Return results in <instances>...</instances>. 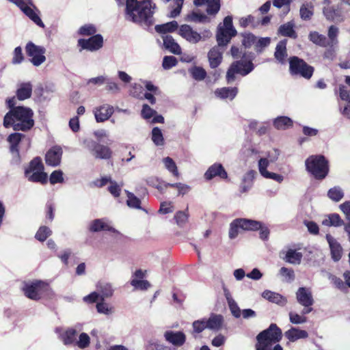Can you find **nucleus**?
Returning a JSON list of instances; mask_svg holds the SVG:
<instances>
[{"instance_id": "c03bdc74", "label": "nucleus", "mask_w": 350, "mask_h": 350, "mask_svg": "<svg viewBox=\"0 0 350 350\" xmlns=\"http://www.w3.org/2000/svg\"><path fill=\"white\" fill-rule=\"evenodd\" d=\"M327 196L332 200L338 202L343 198L344 193L340 187H334L328 191Z\"/></svg>"}, {"instance_id": "774afa93", "label": "nucleus", "mask_w": 350, "mask_h": 350, "mask_svg": "<svg viewBox=\"0 0 350 350\" xmlns=\"http://www.w3.org/2000/svg\"><path fill=\"white\" fill-rule=\"evenodd\" d=\"M174 218L176 219V224L178 226H182L187 223L188 219V215L184 211H178L175 215Z\"/></svg>"}, {"instance_id": "5fc2aeb1", "label": "nucleus", "mask_w": 350, "mask_h": 350, "mask_svg": "<svg viewBox=\"0 0 350 350\" xmlns=\"http://www.w3.org/2000/svg\"><path fill=\"white\" fill-rule=\"evenodd\" d=\"M289 321L291 323L299 325L305 323L307 321V318L303 314H299L294 312H290L289 314Z\"/></svg>"}, {"instance_id": "a18cd8bd", "label": "nucleus", "mask_w": 350, "mask_h": 350, "mask_svg": "<svg viewBox=\"0 0 350 350\" xmlns=\"http://www.w3.org/2000/svg\"><path fill=\"white\" fill-rule=\"evenodd\" d=\"M189 72L192 77L197 81H202L206 76L205 70L200 66H194L190 69Z\"/></svg>"}, {"instance_id": "7c9ffc66", "label": "nucleus", "mask_w": 350, "mask_h": 350, "mask_svg": "<svg viewBox=\"0 0 350 350\" xmlns=\"http://www.w3.org/2000/svg\"><path fill=\"white\" fill-rule=\"evenodd\" d=\"M238 90L237 88H217L215 91V95L219 98H229L232 100L237 94Z\"/></svg>"}, {"instance_id": "338daca9", "label": "nucleus", "mask_w": 350, "mask_h": 350, "mask_svg": "<svg viewBox=\"0 0 350 350\" xmlns=\"http://www.w3.org/2000/svg\"><path fill=\"white\" fill-rule=\"evenodd\" d=\"M270 38L268 37L260 38L256 41L255 48L257 51H261L265 47L270 44Z\"/></svg>"}, {"instance_id": "c9c22d12", "label": "nucleus", "mask_w": 350, "mask_h": 350, "mask_svg": "<svg viewBox=\"0 0 350 350\" xmlns=\"http://www.w3.org/2000/svg\"><path fill=\"white\" fill-rule=\"evenodd\" d=\"M273 125L278 130H285L293 126V121L287 116H280L274 119Z\"/></svg>"}, {"instance_id": "f03ea898", "label": "nucleus", "mask_w": 350, "mask_h": 350, "mask_svg": "<svg viewBox=\"0 0 350 350\" xmlns=\"http://www.w3.org/2000/svg\"><path fill=\"white\" fill-rule=\"evenodd\" d=\"M156 6L150 0L138 2L137 0H126L125 18L127 21L148 27L154 22L153 13Z\"/></svg>"}, {"instance_id": "ddd939ff", "label": "nucleus", "mask_w": 350, "mask_h": 350, "mask_svg": "<svg viewBox=\"0 0 350 350\" xmlns=\"http://www.w3.org/2000/svg\"><path fill=\"white\" fill-rule=\"evenodd\" d=\"M296 299L297 302L304 307L302 310L303 314H307L312 310L311 306L314 304V299L310 288L306 287L299 288L296 292Z\"/></svg>"}, {"instance_id": "4468645a", "label": "nucleus", "mask_w": 350, "mask_h": 350, "mask_svg": "<svg viewBox=\"0 0 350 350\" xmlns=\"http://www.w3.org/2000/svg\"><path fill=\"white\" fill-rule=\"evenodd\" d=\"M26 51L27 55L31 57V62L34 66H40L45 62L44 53L46 49L44 47L29 42L26 46Z\"/></svg>"}, {"instance_id": "052dcab7", "label": "nucleus", "mask_w": 350, "mask_h": 350, "mask_svg": "<svg viewBox=\"0 0 350 350\" xmlns=\"http://www.w3.org/2000/svg\"><path fill=\"white\" fill-rule=\"evenodd\" d=\"M271 163L269 161L268 158H260L258 160V166L260 174L264 177L269 172L267 170V167Z\"/></svg>"}, {"instance_id": "a878e982", "label": "nucleus", "mask_w": 350, "mask_h": 350, "mask_svg": "<svg viewBox=\"0 0 350 350\" xmlns=\"http://www.w3.org/2000/svg\"><path fill=\"white\" fill-rule=\"evenodd\" d=\"M224 318L221 314H211L206 319L207 329L214 331L219 330L223 324Z\"/></svg>"}, {"instance_id": "49530a36", "label": "nucleus", "mask_w": 350, "mask_h": 350, "mask_svg": "<svg viewBox=\"0 0 350 350\" xmlns=\"http://www.w3.org/2000/svg\"><path fill=\"white\" fill-rule=\"evenodd\" d=\"M146 350H172L170 347L159 343L155 340H149L146 344Z\"/></svg>"}, {"instance_id": "ea45409f", "label": "nucleus", "mask_w": 350, "mask_h": 350, "mask_svg": "<svg viewBox=\"0 0 350 350\" xmlns=\"http://www.w3.org/2000/svg\"><path fill=\"white\" fill-rule=\"evenodd\" d=\"M77 331L74 329H68L61 335V340L64 345H75Z\"/></svg>"}, {"instance_id": "bf43d9fd", "label": "nucleus", "mask_w": 350, "mask_h": 350, "mask_svg": "<svg viewBox=\"0 0 350 350\" xmlns=\"http://www.w3.org/2000/svg\"><path fill=\"white\" fill-rule=\"evenodd\" d=\"M206 324V318L193 321L192 324L193 332L197 334L201 333L205 329H207Z\"/></svg>"}, {"instance_id": "20e7f679", "label": "nucleus", "mask_w": 350, "mask_h": 350, "mask_svg": "<svg viewBox=\"0 0 350 350\" xmlns=\"http://www.w3.org/2000/svg\"><path fill=\"white\" fill-rule=\"evenodd\" d=\"M178 34L187 42L192 44L206 42L212 37L211 31L204 29L198 31L189 25L184 24L179 27Z\"/></svg>"}, {"instance_id": "cd10ccee", "label": "nucleus", "mask_w": 350, "mask_h": 350, "mask_svg": "<svg viewBox=\"0 0 350 350\" xmlns=\"http://www.w3.org/2000/svg\"><path fill=\"white\" fill-rule=\"evenodd\" d=\"M208 58L210 66L212 68H215L217 67L221 62L222 52L220 51L219 47H213L209 51L208 53Z\"/></svg>"}, {"instance_id": "680f3d73", "label": "nucleus", "mask_w": 350, "mask_h": 350, "mask_svg": "<svg viewBox=\"0 0 350 350\" xmlns=\"http://www.w3.org/2000/svg\"><path fill=\"white\" fill-rule=\"evenodd\" d=\"M187 19L193 22L205 23L208 21V18L204 14H199L196 12L187 15Z\"/></svg>"}, {"instance_id": "13d9d810", "label": "nucleus", "mask_w": 350, "mask_h": 350, "mask_svg": "<svg viewBox=\"0 0 350 350\" xmlns=\"http://www.w3.org/2000/svg\"><path fill=\"white\" fill-rule=\"evenodd\" d=\"M90 343V338L86 333H81L79 339L76 340L75 345L80 349H85L89 346Z\"/></svg>"}, {"instance_id": "4be33fe9", "label": "nucleus", "mask_w": 350, "mask_h": 350, "mask_svg": "<svg viewBox=\"0 0 350 350\" xmlns=\"http://www.w3.org/2000/svg\"><path fill=\"white\" fill-rule=\"evenodd\" d=\"M25 135L20 133H14L8 137V142L10 144V151L14 156L18 157L19 150L18 146Z\"/></svg>"}, {"instance_id": "3c124183", "label": "nucleus", "mask_w": 350, "mask_h": 350, "mask_svg": "<svg viewBox=\"0 0 350 350\" xmlns=\"http://www.w3.org/2000/svg\"><path fill=\"white\" fill-rule=\"evenodd\" d=\"M52 231L46 226H41L37 231L35 238L39 241H44L49 236H51Z\"/></svg>"}, {"instance_id": "79ce46f5", "label": "nucleus", "mask_w": 350, "mask_h": 350, "mask_svg": "<svg viewBox=\"0 0 350 350\" xmlns=\"http://www.w3.org/2000/svg\"><path fill=\"white\" fill-rule=\"evenodd\" d=\"M163 163L164 164L165 167L172 174L173 176L178 177L179 176V172L178 171V168L176 164L174 161V160L169 157H165L163 159Z\"/></svg>"}, {"instance_id": "412c9836", "label": "nucleus", "mask_w": 350, "mask_h": 350, "mask_svg": "<svg viewBox=\"0 0 350 350\" xmlns=\"http://www.w3.org/2000/svg\"><path fill=\"white\" fill-rule=\"evenodd\" d=\"M62 150L59 147H53L46 154L45 160L46 164L51 166H57L60 163Z\"/></svg>"}, {"instance_id": "6e6552de", "label": "nucleus", "mask_w": 350, "mask_h": 350, "mask_svg": "<svg viewBox=\"0 0 350 350\" xmlns=\"http://www.w3.org/2000/svg\"><path fill=\"white\" fill-rule=\"evenodd\" d=\"M236 34L237 31L232 25V18L230 16L225 17L223 23H220L217 27L216 38L218 45H226Z\"/></svg>"}, {"instance_id": "6e6d98bb", "label": "nucleus", "mask_w": 350, "mask_h": 350, "mask_svg": "<svg viewBox=\"0 0 350 350\" xmlns=\"http://www.w3.org/2000/svg\"><path fill=\"white\" fill-rule=\"evenodd\" d=\"M126 204L130 208L141 209V201L133 193L127 192Z\"/></svg>"}, {"instance_id": "f3484780", "label": "nucleus", "mask_w": 350, "mask_h": 350, "mask_svg": "<svg viewBox=\"0 0 350 350\" xmlns=\"http://www.w3.org/2000/svg\"><path fill=\"white\" fill-rule=\"evenodd\" d=\"M89 230L94 232L105 230L115 234H119V232L113 228L111 223L107 219H97L93 220L90 224Z\"/></svg>"}, {"instance_id": "5701e85b", "label": "nucleus", "mask_w": 350, "mask_h": 350, "mask_svg": "<svg viewBox=\"0 0 350 350\" xmlns=\"http://www.w3.org/2000/svg\"><path fill=\"white\" fill-rule=\"evenodd\" d=\"M96 287L102 301H104L105 298L111 297L113 294L114 290L112 284L109 282L100 281L96 284Z\"/></svg>"}, {"instance_id": "2eb2a0df", "label": "nucleus", "mask_w": 350, "mask_h": 350, "mask_svg": "<svg viewBox=\"0 0 350 350\" xmlns=\"http://www.w3.org/2000/svg\"><path fill=\"white\" fill-rule=\"evenodd\" d=\"M103 38L101 35L96 34L92 36L89 39H79L78 44L82 49L94 51L98 50L103 46Z\"/></svg>"}, {"instance_id": "58836bf2", "label": "nucleus", "mask_w": 350, "mask_h": 350, "mask_svg": "<svg viewBox=\"0 0 350 350\" xmlns=\"http://www.w3.org/2000/svg\"><path fill=\"white\" fill-rule=\"evenodd\" d=\"M343 224L338 214H330L327 215L323 221L322 224L325 226H340Z\"/></svg>"}, {"instance_id": "09e8293b", "label": "nucleus", "mask_w": 350, "mask_h": 350, "mask_svg": "<svg viewBox=\"0 0 350 350\" xmlns=\"http://www.w3.org/2000/svg\"><path fill=\"white\" fill-rule=\"evenodd\" d=\"M131 284L136 290L146 291L151 286L150 282L145 280H138L137 278H132Z\"/></svg>"}, {"instance_id": "f704fd0d", "label": "nucleus", "mask_w": 350, "mask_h": 350, "mask_svg": "<svg viewBox=\"0 0 350 350\" xmlns=\"http://www.w3.org/2000/svg\"><path fill=\"white\" fill-rule=\"evenodd\" d=\"M225 297L226 298L230 310L232 313V314L235 318H239L241 316V310L238 306L237 302L234 301V299L232 297L230 293L228 291H225Z\"/></svg>"}, {"instance_id": "2f4dec72", "label": "nucleus", "mask_w": 350, "mask_h": 350, "mask_svg": "<svg viewBox=\"0 0 350 350\" xmlns=\"http://www.w3.org/2000/svg\"><path fill=\"white\" fill-rule=\"evenodd\" d=\"M32 92V86L29 83H23L18 85L16 90V97L20 100L30 98Z\"/></svg>"}, {"instance_id": "393cba45", "label": "nucleus", "mask_w": 350, "mask_h": 350, "mask_svg": "<svg viewBox=\"0 0 350 350\" xmlns=\"http://www.w3.org/2000/svg\"><path fill=\"white\" fill-rule=\"evenodd\" d=\"M163 45L172 53L180 55L182 53L181 47L175 41L172 36L166 35L163 36Z\"/></svg>"}, {"instance_id": "9b49d317", "label": "nucleus", "mask_w": 350, "mask_h": 350, "mask_svg": "<svg viewBox=\"0 0 350 350\" xmlns=\"http://www.w3.org/2000/svg\"><path fill=\"white\" fill-rule=\"evenodd\" d=\"M290 69L292 73L299 74L306 79H310L314 72L313 67L307 64L303 59L297 57L290 59Z\"/></svg>"}, {"instance_id": "4c0bfd02", "label": "nucleus", "mask_w": 350, "mask_h": 350, "mask_svg": "<svg viewBox=\"0 0 350 350\" xmlns=\"http://www.w3.org/2000/svg\"><path fill=\"white\" fill-rule=\"evenodd\" d=\"M309 39L314 44L325 47L328 46V40L327 38L323 34H320L317 31L310 32L309 34Z\"/></svg>"}, {"instance_id": "a19ab883", "label": "nucleus", "mask_w": 350, "mask_h": 350, "mask_svg": "<svg viewBox=\"0 0 350 350\" xmlns=\"http://www.w3.org/2000/svg\"><path fill=\"white\" fill-rule=\"evenodd\" d=\"M338 33H339V29L336 26L331 25L329 27L328 32H327V36L329 38V39H327L328 40V46H334L338 44Z\"/></svg>"}, {"instance_id": "603ef678", "label": "nucleus", "mask_w": 350, "mask_h": 350, "mask_svg": "<svg viewBox=\"0 0 350 350\" xmlns=\"http://www.w3.org/2000/svg\"><path fill=\"white\" fill-rule=\"evenodd\" d=\"M313 14V5L311 3L302 5L300 8V16L304 20L310 19Z\"/></svg>"}, {"instance_id": "c756f323", "label": "nucleus", "mask_w": 350, "mask_h": 350, "mask_svg": "<svg viewBox=\"0 0 350 350\" xmlns=\"http://www.w3.org/2000/svg\"><path fill=\"white\" fill-rule=\"evenodd\" d=\"M262 297L272 303L284 306L286 303V299L279 293L266 290L262 293Z\"/></svg>"}, {"instance_id": "0e129e2a", "label": "nucleus", "mask_w": 350, "mask_h": 350, "mask_svg": "<svg viewBox=\"0 0 350 350\" xmlns=\"http://www.w3.org/2000/svg\"><path fill=\"white\" fill-rule=\"evenodd\" d=\"M328 278L336 288L340 290H344L346 288L345 284L340 278H337L332 274H329Z\"/></svg>"}, {"instance_id": "a211bd4d", "label": "nucleus", "mask_w": 350, "mask_h": 350, "mask_svg": "<svg viewBox=\"0 0 350 350\" xmlns=\"http://www.w3.org/2000/svg\"><path fill=\"white\" fill-rule=\"evenodd\" d=\"M114 112L113 107L104 104L94 109L93 113L97 122H104L109 120Z\"/></svg>"}, {"instance_id": "72a5a7b5", "label": "nucleus", "mask_w": 350, "mask_h": 350, "mask_svg": "<svg viewBox=\"0 0 350 350\" xmlns=\"http://www.w3.org/2000/svg\"><path fill=\"white\" fill-rule=\"evenodd\" d=\"M323 12L327 20L342 21V18H340L341 16L340 14V11L335 6H324Z\"/></svg>"}, {"instance_id": "864d4df0", "label": "nucleus", "mask_w": 350, "mask_h": 350, "mask_svg": "<svg viewBox=\"0 0 350 350\" xmlns=\"http://www.w3.org/2000/svg\"><path fill=\"white\" fill-rule=\"evenodd\" d=\"M96 32V28L92 24H85L81 26L78 30V33L83 36H93Z\"/></svg>"}, {"instance_id": "b1692460", "label": "nucleus", "mask_w": 350, "mask_h": 350, "mask_svg": "<svg viewBox=\"0 0 350 350\" xmlns=\"http://www.w3.org/2000/svg\"><path fill=\"white\" fill-rule=\"evenodd\" d=\"M196 5L206 4V12L208 14H216L220 9V0H193Z\"/></svg>"}, {"instance_id": "4d7b16f0", "label": "nucleus", "mask_w": 350, "mask_h": 350, "mask_svg": "<svg viewBox=\"0 0 350 350\" xmlns=\"http://www.w3.org/2000/svg\"><path fill=\"white\" fill-rule=\"evenodd\" d=\"M279 32L284 36L295 37V31L293 30V24L287 23L281 25L279 29Z\"/></svg>"}, {"instance_id": "6ab92c4d", "label": "nucleus", "mask_w": 350, "mask_h": 350, "mask_svg": "<svg viewBox=\"0 0 350 350\" xmlns=\"http://www.w3.org/2000/svg\"><path fill=\"white\" fill-rule=\"evenodd\" d=\"M326 240L329 244L332 258L334 261H338L342 255V248L338 241L331 234H326Z\"/></svg>"}, {"instance_id": "423d86ee", "label": "nucleus", "mask_w": 350, "mask_h": 350, "mask_svg": "<svg viewBox=\"0 0 350 350\" xmlns=\"http://www.w3.org/2000/svg\"><path fill=\"white\" fill-rule=\"evenodd\" d=\"M25 176L29 181L44 184L47 182V174L44 172V165L39 157L34 158L25 170Z\"/></svg>"}, {"instance_id": "f8f14e48", "label": "nucleus", "mask_w": 350, "mask_h": 350, "mask_svg": "<svg viewBox=\"0 0 350 350\" xmlns=\"http://www.w3.org/2000/svg\"><path fill=\"white\" fill-rule=\"evenodd\" d=\"M47 285L41 281L25 283L23 287L25 295L31 299H40L43 293L46 290Z\"/></svg>"}, {"instance_id": "473e14b6", "label": "nucleus", "mask_w": 350, "mask_h": 350, "mask_svg": "<svg viewBox=\"0 0 350 350\" xmlns=\"http://www.w3.org/2000/svg\"><path fill=\"white\" fill-rule=\"evenodd\" d=\"M274 55L275 59L281 64H284L285 62L287 57L286 40L279 42L276 46Z\"/></svg>"}, {"instance_id": "9d476101", "label": "nucleus", "mask_w": 350, "mask_h": 350, "mask_svg": "<svg viewBox=\"0 0 350 350\" xmlns=\"http://www.w3.org/2000/svg\"><path fill=\"white\" fill-rule=\"evenodd\" d=\"M83 144L97 159H107L111 155V151L108 146L100 144L92 139H85Z\"/></svg>"}, {"instance_id": "aec40b11", "label": "nucleus", "mask_w": 350, "mask_h": 350, "mask_svg": "<svg viewBox=\"0 0 350 350\" xmlns=\"http://www.w3.org/2000/svg\"><path fill=\"white\" fill-rule=\"evenodd\" d=\"M215 176H219L222 179H226L228 178L227 172L220 163L212 165L204 174V177L207 180H211Z\"/></svg>"}, {"instance_id": "1a4fd4ad", "label": "nucleus", "mask_w": 350, "mask_h": 350, "mask_svg": "<svg viewBox=\"0 0 350 350\" xmlns=\"http://www.w3.org/2000/svg\"><path fill=\"white\" fill-rule=\"evenodd\" d=\"M254 69L251 61L241 59L232 64L226 74V79L228 83H232L235 79V74L245 76Z\"/></svg>"}, {"instance_id": "39448f33", "label": "nucleus", "mask_w": 350, "mask_h": 350, "mask_svg": "<svg viewBox=\"0 0 350 350\" xmlns=\"http://www.w3.org/2000/svg\"><path fill=\"white\" fill-rule=\"evenodd\" d=\"M307 170L317 179H323L328 174V162L322 155H312L305 161Z\"/></svg>"}, {"instance_id": "7ed1b4c3", "label": "nucleus", "mask_w": 350, "mask_h": 350, "mask_svg": "<svg viewBox=\"0 0 350 350\" xmlns=\"http://www.w3.org/2000/svg\"><path fill=\"white\" fill-rule=\"evenodd\" d=\"M281 338V329L275 324H271L267 329L258 335L256 350H283L277 344Z\"/></svg>"}, {"instance_id": "0eeeda50", "label": "nucleus", "mask_w": 350, "mask_h": 350, "mask_svg": "<svg viewBox=\"0 0 350 350\" xmlns=\"http://www.w3.org/2000/svg\"><path fill=\"white\" fill-rule=\"evenodd\" d=\"M260 228L261 223L260 221L244 218L236 219L230 224L228 236L230 239H234L238 236L239 230H257Z\"/></svg>"}, {"instance_id": "de8ad7c7", "label": "nucleus", "mask_w": 350, "mask_h": 350, "mask_svg": "<svg viewBox=\"0 0 350 350\" xmlns=\"http://www.w3.org/2000/svg\"><path fill=\"white\" fill-rule=\"evenodd\" d=\"M96 307L97 312L100 314L110 315L114 312L113 307L110 306L108 304L102 300L96 304Z\"/></svg>"}, {"instance_id": "f257e3e1", "label": "nucleus", "mask_w": 350, "mask_h": 350, "mask_svg": "<svg viewBox=\"0 0 350 350\" xmlns=\"http://www.w3.org/2000/svg\"><path fill=\"white\" fill-rule=\"evenodd\" d=\"M10 110L5 114L3 126L5 128L12 126L14 131H28L34 126L33 112L31 109L26 107H14L15 98L7 100Z\"/></svg>"}, {"instance_id": "8fccbe9b", "label": "nucleus", "mask_w": 350, "mask_h": 350, "mask_svg": "<svg viewBox=\"0 0 350 350\" xmlns=\"http://www.w3.org/2000/svg\"><path fill=\"white\" fill-rule=\"evenodd\" d=\"M152 140L156 146H163L164 139L161 130L158 127H154L152 131Z\"/></svg>"}, {"instance_id": "dca6fc26", "label": "nucleus", "mask_w": 350, "mask_h": 350, "mask_svg": "<svg viewBox=\"0 0 350 350\" xmlns=\"http://www.w3.org/2000/svg\"><path fill=\"white\" fill-rule=\"evenodd\" d=\"M165 340L175 347L183 346L186 341V335L181 331L167 330L163 334Z\"/></svg>"}, {"instance_id": "37998d69", "label": "nucleus", "mask_w": 350, "mask_h": 350, "mask_svg": "<svg viewBox=\"0 0 350 350\" xmlns=\"http://www.w3.org/2000/svg\"><path fill=\"white\" fill-rule=\"evenodd\" d=\"M279 274L284 282L291 283L295 280V273L292 269L283 267L280 269Z\"/></svg>"}, {"instance_id": "e2e57ef3", "label": "nucleus", "mask_w": 350, "mask_h": 350, "mask_svg": "<svg viewBox=\"0 0 350 350\" xmlns=\"http://www.w3.org/2000/svg\"><path fill=\"white\" fill-rule=\"evenodd\" d=\"M49 180L52 185L63 183L64 178L62 172L60 170H55L52 172L50 176Z\"/></svg>"}, {"instance_id": "e433bc0d", "label": "nucleus", "mask_w": 350, "mask_h": 350, "mask_svg": "<svg viewBox=\"0 0 350 350\" xmlns=\"http://www.w3.org/2000/svg\"><path fill=\"white\" fill-rule=\"evenodd\" d=\"M178 24L176 21H172L171 22L155 26L156 31L160 33L174 32L176 29L178 30Z\"/></svg>"}, {"instance_id": "c85d7f7f", "label": "nucleus", "mask_w": 350, "mask_h": 350, "mask_svg": "<svg viewBox=\"0 0 350 350\" xmlns=\"http://www.w3.org/2000/svg\"><path fill=\"white\" fill-rule=\"evenodd\" d=\"M303 254L298 250L293 248L288 249L286 252L284 260L290 264L299 265L301 263Z\"/></svg>"}, {"instance_id": "69168bd1", "label": "nucleus", "mask_w": 350, "mask_h": 350, "mask_svg": "<svg viewBox=\"0 0 350 350\" xmlns=\"http://www.w3.org/2000/svg\"><path fill=\"white\" fill-rule=\"evenodd\" d=\"M177 64L176 58L174 56H165L163 60V67L165 69H170Z\"/></svg>"}, {"instance_id": "bb28decb", "label": "nucleus", "mask_w": 350, "mask_h": 350, "mask_svg": "<svg viewBox=\"0 0 350 350\" xmlns=\"http://www.w3.org/2000/svg\"><path fill=\"white\" fill-rule=\"evenodd\" d=\"M284 335L291 342H295L299 339L306 338L308 337V334L306 331L294 327L287 330Z\"/></svg>"}]
</instances>
